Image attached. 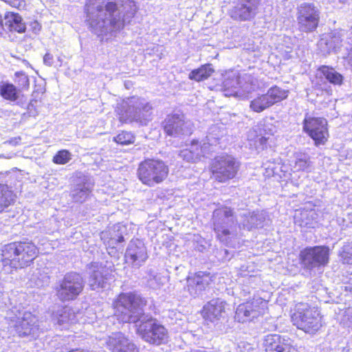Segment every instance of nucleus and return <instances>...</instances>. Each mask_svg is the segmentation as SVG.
Instances as JSON below:
<instances>
[{
  "label": "nucleus",
  "instance_id": "nucleus-1",
  "mask_svg": "<svg viewBox=\"0 0 352 352\" xmlns=\"http://www.w3.org/2000/svg\"><path fill=\"white\" fill-rule=\"evenodd\" d=\"M90 27L98 36H116L137 12L133 0H87Z\"/></svg>",
  "mask_w": 352,
  "mask_h": 352
},
{
  "label": "nucleus",
  "instance_id": "nucleus-2",
  "mask_svg": "<svg viewBox=\"0 0 352 352\" xmlns=\"http://www.w3.org/2000/svg\"><path fill=\"white\" fill-rule=\"evenodd\" d=\"M146 300L132 292L122 293L113 303L114 315L122 322H133L137 333L146 342L160 345L168 340L166 329L144 313Z\"/></svg>",
  "mask_w": 352,
  "mask_h": 352
},
{
  "label": "nucleus",
  "instance_id": "nucleus-3",
  "mask_svg": "<svg viewBox=\"0 0 352 352\" xmlns=\"http://www.w3.org/2000/svg\"><path fill=\"white\" fill-rule=\"evenodd\" d=\"M116 112L121 122L147 125L152 120L153 107L145 98L133 96L118 104Z\"/></svg>",
  "mask_w": 352,
  "mask_h": 352
},
{
  "label": "nucleus",
  "instance_id": "nucleus-4",
  "mask_svg": "<svg viewBox=\"0 0 352 352\" xmlns=\"http://www.w3.org/2000/svg\"><path fill=\"white\" fill-rule=\"evenodd\" d=\"M38 254V249L31 241L8 244L2 250V264L12 268H22L30 263Z\"/></svg>",
  "mask_w": 352,
  "mask_h": 352
},
{
  "label": "nucleus",
  "instance_id": "nucleus-5",
  "mask_svg": "<svg viewBox=\"0 0 352 352\" xmlns=\"http://www.w3.org/2000/svg\"><path fill=\"white\" fill-rule=\"evenodd\" d=\"M292 322L298 329L309 333H314L322 326L319 311L306 303L296 305Z\"/></svg>",
  "mask_w": 352,
  "mask_h": 352
},
{
  "label": "nucleus",
  "instance_id": "nucleus-6",
  "mask_svg": "<svg viewBox=\"0 0 352 352\" xmlns=\"http://www.w3.org/2000/svg\"><path fill=\"white\" fill-rule=\"evenodd\" d=\"M222 88L226 96L247 98L248 95L255 90L256 85L251 75L244 74L238 76L234 73L226 74L223 76Z\"/></svg>",
  "mask_w": 352,
  "mask_h": 352
},
{
  "label": "nucleus",
  "instance_id": "nucleus-7",
  "mask_svg": "<svg viewBox=\"0 0 352 352\" xmlns=\"http://www.w3.org/2000/svg\"><path fill=\"white\" fill-rule=\"evenodd\" d=\"M168 173V166L162 161L155 160H144L138 169L139 179L150 186L162 182L167 177Z\"/></svg>",
  "mask_w": 352,
  "mask_h": 352
},
{
  "label": "nucleus",
  "instance_id": "nucleus-8",
  "mask_svg": "<svg viewBox=\"0 0 352 352\" xmlns=\"http://www.w3.org/2000/svg\"><path fill=\"white\" fill-rule=\"evenodd\" d=\"M239 166V162L232 156L221 155L214 159L210 170L214 179L226 182L236 175Z\"/></svg>",
  "mask_w": 352,
  "mask_h": 352
},
{
  "label": "nucleus",
  "instance_id": "nucleus-9",
  "mask_svg": "<svg viewBox=\"0 0 352 352\" xmlns=\"http://www.w3.org/2000/svg\"><path fill=\"white\" fill-rule=\"evenodd\" d=\"M83 288L82 276L76 272L68 273L56 287V296L63 302L73 300L79 296Z\"/></svg>",
  "mask_w": 352,
  "mask_h": 352
},
{
  "label": "nucleus",
  "instance_id": "nucleus-10",
  "mask_svg": "<svg viewBox=\"0 0 352 352\" xmlns=\"http://www.w3.org/2000/svg\"><path fill=\"white\" fill-rule=\"evenodd\" d=\"M320 14L319 9L314 4H300L298 8L296 16L299 30L306 33L315 31L320 21Z\"/></svg>",
  "mask_w": 352,
  "mask_h": 352
},
{
  "label": "nucleus",
  "instance_id": "nucleus-11",
  "mask_svg": "<svg viewBox=\"0 0 352 352\" xmlns=\"http://www.w3.org/2000/svg\"><path fill=\"white\" fill-rule=\"evenodd\" d=\"M214 229L217 236L222 241H226V237L232 234V230L236 227L238 219L233 215L232 210L228 207L217 209L214 211Z\"/></svg>",
  "mask_w": 352,
  "mask_h": 352
},
{
  "label": "nucleus",
  "instance_id": "nucleus-12",
  "mask_svg": "<svg viewBox=\"0 0 352 352\" xmlns=\"http://www.w3.org/2000/svg\"><path fill=\"white\" fill-rule=\"evenodd\" d=\"M266 305L265 300L253 294L252 300H247L238 306L235 319L239 322L252 320L264 312Z\"/></svg>",
  "mask_w": 352,
  "mask_h": 352
},
{
  "label": "nucleus",
  "instance_id": "nucleus-13",
  "mask_svg": "<svg viewBox=\"0 0 352 352\" xmlns=\"http://www.w3.org/2000/svg\"><path fill=\"white\" fill-rule=\"evenodd\" d=\"M165 133L173 137H182L192 133V123L183 114L168 115L164 121Z\"/></svg>",
  "mask_w": 352,
  "mask_h": 352
},
{
  "label": "nucleus",
  "instance_id": "nucleus-14",
  "mask_svg": "<svg viewBox=\"0 0 352 352\" xmlns=\"http://www.w3.org/2000/svg\"><path fill=\"white\" fill-rule=\"evenodd\" d=\"M329 250L325 246L307 248L300 253L302 264L309 269L324 266L329 262Z\"/></svg>",
  "mask_w": 352,
  "mask_h": 352
},
{
  "label": "nucleus",
  "instance_id": "nucleus-15",
  "mask_svg": "<svg viewBox=\"0 0 352 352\" xmlns=\"http://www.w3.org/2000/svg\"><path fill=\"white\" fill-rule=\"evenodd\" d=\"M327 121L321 118H309L304 120V129L315 141L316 145L324 144L327 140Z\"/></svg>",
  "mask_w": 352,
  "mask_h": 352
},
{
  "label": "nucleus",
  "instance_id": "nucleus-16",
  "mask_svg": "<svg viewBox=\"0 0 352 352\" xmlns=\"http://www.w3.org/2000/svg\"><path fill=\"white\" fill-rule=\"evenodd\" d=\"M258 0H239L230 10V17L238 21H250L258 12Z\"/></svg>",
  "mask_w": 352,
  "mask_h": 352
},
{
  "label": "nucleus",
  "instance_id": "nucleus-17",
  "mask_svg": "<svg viewBox=\"0 0 352 352\" xmlns=\"http://www.w3.org/2000/svg\"><path fill=\"white\" fill-rule=\"evenodd\" d=\"M212 276L210 273L199 272L186 279L184 290L193 298L199 296L212 282Z\"/></svg>",
  "mask_w": 352,
  "mask_h": 352
},
{
  "label": "nucleus",
  "instance_id": "nucleus-18",
  "mask_svg": "<svg viewBox=\"0 0 352 352\" xmlns=\"http://www.w3.org/2000/svg\"><path fill=\"white\" fill-rule=\"evenodd\" d=\"M263 345L265 352H298L289 338L278 334L266 336Z\"/></svg>",
  "mask_w": 352,
  "mask_h": 352
},
{
  "label": "nucleus",
  "instance_id": "nucleus-19",
  "mask_svg": "<svg viewBox=\"0 0 352 352\" xmlns=\"http://www.w3.org/2000/svg\"><path fill=\"white\" fill-rule=\"evenodd\" d=\"M125 258L134 267H140L148 258L144 243L138 239L131 240L126 249Z\"/></svg>",
  "mask_w": 352,
  "mask_h": 352
},
{
  "label": "nucleus",
  "instance_id": "nucleus-20",
  "mask_svg": "<svg viewBox=\"0 0 352 352\" xmlns=\"http://www.w3.org/2000/svg\"><path fill=\"white\" fill-rule=\"evenodd\" d=\"M105 342L111 352H138V348L133 342L121 332L112 333Z\"/></svg>",
  "mask_w": 352,
  "mask_h": 352
},
{
  "label": "nucleus",
  "instance_id": "nucleus-21",
  "mask_svg": "<svg viewBox=\"0 0 352 352\" xmlns=\"http://www.w3.org/2000/svg\"><path fill=\"white\" fill-rule=\"evenodd\" d=\"M80 315V313H76L70 307H58L56 310L53 311L52 320L60 329H67L78 321Z\"/></svg>",
  "mask_w": 352,
  "mask_h": 352
},
{
  "label": "nucleus",
  "instance_id": "nucleus-22",
  "mask_svg": "<svg viewBox=\"0 0 352 352\" xmlns=\"http://www.w3.org/2000/svg\"><path fill=\"white\" fill-rule=\"evenodd\" d=\"M89 285L92 290L106 288L109 282L107 270L97 263H91L89 267Z\"/></svg>",
  "mask_w": 352,
  "mask_h": 352
},
{
  "label": "nucleus",
  "instance_id": "nucleus-23",
  "mask_svg": "<svg viewBox=\"0 0 352 352\" xmlns=\"http://www.w3.org/2000/svg\"><path fill=\"white\" fill-rule=\"evenodd\" d=\"M36 318L30 313L24 314L23 318L15 325L16 331L19 336H32L33 337L38 335V325Z\"/></svg>",
  "mask_w": 352,
  "mask_h": 352
},
{
  "label": "nucleus",
  "instance_id": "nucleus-24",
  "mask_svg": "<svg viewBox=\"0 0 352 352\" xmlns=\"http://www.w3.org/2000/svg\"><path fill=\"white\" fill-rule=\"evenodd\" d=\"M226 302L220 298L212 299L206 304L202 310L205 320L214 322L219 320L225 312Z\"/></svg>",
  "mask_w": 352,
  "mask_h": 352
},
{
  "label": "nucleus",
  "instance_id": "nucleus-25",
  "mask_svg": "<svg viewBox=\"0 0 352 352\" xmlns=\"http://www.w3.org/2000/svg\"><path fill=\"white\" fill-rule=\"evenodd\" d=\"M239 216L243 218V220L239 223V227L242 225L243 228H246L248 230L263 227L267 219L265 211L254 212L252 213L245 211L241 213Z\"/></svg>",
  "mask_w": 352,
  "mask_h": 352
},
{
  "label": "nucleus",
  "instance_id": "nucleus-26",
  "mask_svg": "<svg viewBox=\"0 0 352 352\" xmlns=\"http://www.w3.org/2000/svg\"><path fill=\"white\" fill-rule=\"evenodd\" d=\"M207 142H199L197 140H192L188 146L192 151V154L199 161L201 157H207V155L212 151V146L217 144L218 140L210 135L206 136Z\"/></svg>",
  "mask_w": 352,
  "mask_h": 352
},
{
  "label": "nucleus",
  "instance_id": "nucleus-27",
  "mask_svg": "<svg viewBox=\"0 0 352 352\" xmlns=\"http://www.w3.org/2000/svg\"><path fill=\"white\" fill-rule=\"evenodd\" d=\"M125 229L123 226L118 223L112 226L108 230L102 232L100 238L109 247L114 248L118 243L124 241L122 230Z\"/></svg>",
  "mask_w": 352,
  "mask_h": 352
},
{
  "label": "nucleus",
  "instance_id": "nucleus-28",
  "mask_svg": "<svg viewBox=\"0 0 352 352\" xmlns=\"http://www.w3.org/2000/svg\"><path fill=\"white\" fill-rule=\"evenodd\" d=\"M94 186V180L91 177L85 176L80 178L79 182L72 191V196L74 198H87L90 195Z\"/></svg>",
  "mask_w": 352,
  "mask_h": 352
},
{
  "label": "nucleus",
  "instance_id": "nucleus-29",
  "mask_svg": "<svg viewBox=\"0 0 352 352\" xmlns=\"http://www.w3.org/2000/svg\"><path fill=\"white\" fill-rule=\"evenodd\" d=\"M318 72L333 85L340 86L343 83L344 76L332 67L322 65L319 67Z\"/></svg>",
  "mask_w": 352,
  "mask_h": 352
},
{
  "label": "nucleus",
  "instance_id": "nucleus-30",
  "mask_svg": "<svg viewBox=\"0 0 352 352\" xmlns=\"http://www.w3.org/2000/svg\"><path fill=\"white\" fill-rule=\"evenodd\" d=\"M5 26L10 31L19 33L24 32L25 25L22 23V18L18 14L8 12L5 15Z\"/></svg>",
  "mask_w": 352,
  "mask_h": 352
},
{
  "label": "nucleus",
  "instance_id": "nucleus-31",
  "mask_svg": "<svg viewBox=\"0 0 352 352\" xmlns=\"http://www.w3.org/2000/svg\"><path fill=\"white\" fill-rule=\"evenodd\" d=\"M0 96L10 102H16L20 98L21 90L12 83L1 82L0 84Z\"/></svg>",
  "mask_w": 352,
  "mask_h": 352
},
{
  "label": "nucleus",
  "instance_id": "nucleus-32",
  "mask_svg": "<svg viewBox=\"0 0 352 352\" xmlns=\"http://www.w3.org/2000/svg\"><path fill=\"white\" fill-rule=\"evenodd\" d=\"M342 41V34L340 32H331L330 34L327 36L325 38H322L318 45L322 47L323 45H326V49H324V52L329 53L331 50H336L339 47Z\"/></svg>",
  "mask_w": 352,
  "mask_h": 352
},
{
  "label": "nucleus",
  "instance_id": "nucleus-33",
  "mask_svg": "<svg viewBox=\"0 0 352 352\" xmlns=\"http://www.w3.org/2000/svg\"><path fill=\"white\" fill-rule=\"evenodd\" d=\"M293 168L296 171L311 172L313 168L310 157L304 153H295Z\"/></svg>",
  "mask_w": 352,
  "mask_h": 352
},
{
  "label": "nucleus",
  "instance_id": "nucleus-34",
  "mask_svg": "<svg viewBox=\"0 0 352 352\" xmlns=\"http://www.w3.org/2000/svg\"><path fill=\"white\" fill-rule=\"evenodd\" d=\"M269 137L261 135H256L255 131H250L248 133V141L251 148L259 152L267 147Z\"/></svg>",
  "mask_w": 352,
  "mask_h": 352
},
{
  "label": "nucleus",
  "instance_id": "nucleus-35",
  "mask_svg": "<svg viewBox=\"0 0 352 352\" xmlns=\"http://www.w3.org/2000/svg\"><path fill=\"white\" fill-rule=\"evenodd\" d=\"M271 107L266 94H258L250 101V108L254 112L261 113Z\"/></svg>",
  "mask_w": 352,
  "mask_h": 352
},
{
  "label": "nucleus",
  "instance_id": "nucleus-36",
  "mask_svg": "<svg viewBox=\"0 0 352 352\" xmlns=\"http://www.w3.org/2000/svg\"><path fill=\"white\" fill-rule=\"evenodd\" d=\"M214 72L210 65H204L197 69L192 70L189 78L196 81H201L208 78Z\"/></svg>",
  "mask_w": 352,
  "mask_h": 352
},
{
  "label": "nucleus",
  "instance_id": "nucleus-37",
  "mask_svg": "<svg viewBox=\"0 0 352 352\" xmlns=\"http://www.w3.org/2000/svg\"><path fill=\"white\" fill-rule=\"evenodd\" d=\"M265 94L270 102L271 106L283 100L287 96V92L277 86L271 87Z\"/></svg>",
  "mask_w": 352,
  "mask_h": 352
},
{
  "label": "nucleus",
  "instance_id": "nucleus-38",
  "mask_svg": "<svg viewBox=\"0 0 352 352\" xmlns=\"http://www.w3.org/2000/svg\"><path fill=\"white\" fill-rule=\"evenodd\" d=\"M164 279L160 274L151 272L147 278V285L151 289H157L164 285Z\"/></svg>",
  "mask_w": 352,
  "mask_h": 352
},
{
  "label": "nucleus",
  "instance_id": "nucleus-39",
  "mask_svg": "<svg viewBox=\"0 0 352 352\" xmlns=\"http://www.w3.org/2000/svg\"><path fill=\"white\" fill-rule=\"evenodd\" d=\"M114 141L122 145L133 144L135 141V136L131 132L122 131L117 136L114 137Z\"/></svg>",
  "mask_w": 352,
  "mask_h": 352
},
{
  "label": "nucleus",
  "instance_id": "nucleus-40",
  "mask_svg": "<svg viewBox=\"0 0 352 352\" xmlns=\"http://www.w3.org/2000/svg\"><path fill=\"white\" fill-rule=\"evenodd\" d=\"M72 159V154L67 150L59 151L53 157V162L56 164H65Z\"/></svg>",
  "mask_w": 352,
  "mask_h": 352
},
{
  "label": "nucleus",
  "instance_id": "nucleus-41",
  "mask_svg": "<svg viewBox=\"0 0 352 352\" xmlns=\"http://www.w3.org/2000/svg\"><path fill=\"white\" fill-rule=\"evenodd\" d=\"M15 83L19 86L18 89H28L30 86V80L28 76L23 72H17L15 73Z\"/></svg>",
  "mask_w": 352,
  "mask_h": 352
},
{
  "label": "nucleus",
  "instance_id": "nucleus-42",
  "mask_svg": "<svg viewBox=\"0 0 352 352\" xmlns=\"http://www.w3.org/2000/svg\"><path fill=\"white\" fill-rule=\"evenodd\" d=\"M340 256L344 263L352 264V243L344 245Z\"/></svg>",
  "mask_w": 352,
  "mask_h": 352
},
{
  "label": "nucleus",
  "instance_id": "nucleus-43",
  "mask_svg": "<svg viewBox=\"0 0 352 352\" xmlns=\"http://www.w3.org/2000/svg\"><path fill=\"white\" fill-rule=\"evenodd\" d=\"M294 44L292 38L289 36H284L283 37L282 43L278 45V48L280 51L286 54H289L292 52Z\"/></svg>",
  "mask_w": 352,
  "mask_h": 352
},
{
  "label": "nucleus",
  "instance_id": "nucleus-44",
  "mask_svg": "<svg viewBox=\"0 0 352 352\" xmlns=\"http://www.w3.org/2000/svg\"><path fill=\"white\" fill-rule=\"evenodd\" d=\"M263 168L265 170L263 175L265 177H271L278 174V169L279 168V166L276 165L274 162H268L263 164Z\"/></svg>",
  "mask_w": 352,
  "mask_h": 352
},
{
  "label": "nucleus",
  "instance_id": "nucleus-45",
  "mask_svg": "<svg viewBox=\"0 0 352 352\" xmlns=\"http://www.w3.org/2000/svg\"><path fill=\"white\" fill-rule=\"evenodd\" d=\"M179 156L188 162H196L198 160L192 154V151L187 147L180 151Z\"/></svg>",
  "mask_w": 352,
  "mask_h": 352
},
{
  "label": "nucleus",
  "instance_id": "nucleus-46",
  "mask_svg": "<svg viewBox=\"0 0 352 352\" xmlns=\"http://www.w3.org/2000/svg\"><path fill=\"white\" fill-rule=\"evenodd\" d=\"M11 196V191L6 184H0V198H9Z\"/></svg>",
  "mask_w": 352,
  "mask_h": 352
},
{
  "label": "nucleus",
  "instance_id": "nucleus-47",
  "mask_svg": "<svg viewBox=\"0 0 352 352\" xmlns=\"http://www.w3.org/2000/svg\"><path fill=\"white\" fill-rule=\"evenodd\" d=\"M251 294L252 290L248 286H243L240 292V296L247 301L251 297Z\"/></svg>",
  "mask_w": 352,
  "mask_h": 352
},
{
  "label": "nucleus",
  "instance_id": "nucleus-48",
  "mask_svg": "<svg viewBox=\"0 0 352 352\" xmlns=\"http://www.w3.org/2000/svg\"><path fill=\"white\" fill-rule=\"evenodd\" d=\"M43 63L47 66H52L54 63L53 55L50 53H46L43 57Z\"/></svg>",
  "mask_w": 352,
  "mask_h": 352
},
{
  "label": "nucleus",
  "instance_id": "nucleus-49",
  "mask_svg": "<svg viewBox=\"0 0 352 352\" xmlns=\"http://www.w3.org/2000/svg\"><path fill=\"white\" fill-rule=\"evenodd\" d=\"M348 64L351 67L352 71V48L351 49L348 55Z\"/></svg>",
  "mask_w": 352,
  "mask_h": 352
},
{
  "label": "nucleus",
  "instance_id": "nucleus-50",
  "mask_svg": "<svg viewBox=\"0 0 352 352\" xmlns=\"http://www.w3.org/2000/svg\"><path fill=\"white\" fill-rule=\"evenodd\" d=\"M33 30L34 32L39 31L41 29V25L37 21H34L33 23Z\"/></svg>",
  "mask_w": 352,
  "mask_h": 352
},
{
  "label": "nucleus",
  "instance_id": "nucleus-51",
  "mask_svg": "<svg viewBox=\"0 0 352 352\" xmlns=\"http://www.w3.org/2000/svg\"><path fill=\"white\" fill-rule=\"evenodd\" d=\"M4 208V206L1 204H0V212H1Z\"/></svg>",
  "mask_w": 352,
  "mask_h": 352
},
{
  "label": "nucleus",
  "instance_id": "nucleus-52",
  "mask_svg": "<svg viewBox=\"0 0 352 352\" xmlns=\"http://www.w3.org/2000/svg\"><path fill=\"white\" fill-rule=\"evenodd\" d=\"M302 216H307V212H305L301 214Z\"/></svg>",
  "mask_w": 352,
  "mask_h": 352
}]
</instances>
